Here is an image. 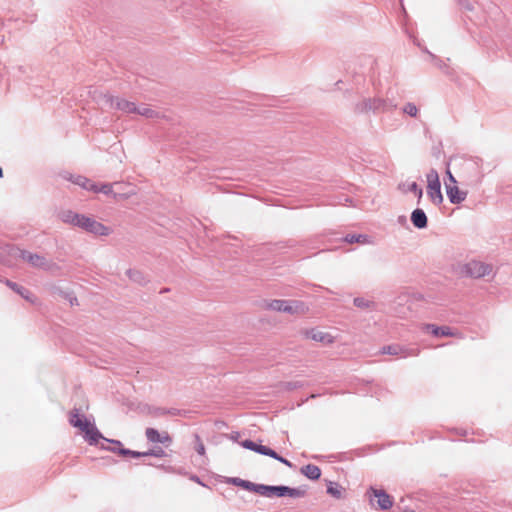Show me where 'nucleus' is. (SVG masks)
Masks as SVG:
<instances>
[{
	"label": "nucleus",
	"mask_w": 512,
	"mask_h": 512,
	"mask_svg": "<svg viewBox=\"0 0 512 512\" xmlns=\"http://www.w3.org/2000/svg\"><path fill=\"white\" fill-rule=\"evenodd\" d=\"M22 259L28 262L35 268H41L46 271H53L57 265L52 261L47 260L44 256L39 254L30 253L22 250L14 245L7 244L0 248V262L5 265H12L13 260Z\"/></svg>",
	"instance_id": "obj_1"
},
{
	"label": "nucleus",
	"mask_w": 512,
	"mask_h": 512,
	"mask_svg": "<svg viewBox=\"0 0 512 512\" xmlns=\"http://www.w3.org/2000/svg\"><path fill=\"white\" fill-rule=\"evenodd\" d=\"M60 218L64 223L79 227L96 236H108L111 233L109 227L96 221L94 218L75 213L71 210L63 211L60 214Z\"/></svg>",
	"instance_id": "obj_2"
},
{
	"label": "nucleus",
	"mask_w": 512,
	"mask_h": 512,
	"mask_svg": "<svg viewBox=\"0 0 512 512\" xmlns=\"http://www.w3.org/2000/svg\"><path fill=\"white\" fill-rule=\"evenodd\" d=\"M69 423L85 433L84 438L89 445H97L100 439L109 443L108 439L99 432L94 424L81 415L78 409H74L70 413Z\"/></svg>",
	"instance_id": "obj_3"
},
{
	"label": "nucleus",
	"mask_w": 512,
	"mask_h": 512,
	"mask_svg": "<svg viewBox=\"0 0 512 512\" xmlns=\"http://www.w3.org/2000/svg\"><path fill=\"white\" fill-rule=\"evenodd\" d=\"M397 104L388 98H382L379 96L363 98L355 105L356 113H368L374 114L386 113L396 109Z\"/></svg>",
	"instance_id": "obj_4"
},
{
	"label": "nucleus",
	"mask_w": 512,
	"mask_h": 512,
	"mask_svg": "<svg viewBox=\"0 0 512 512\" xmlns=\"http://www.w3.org/2000/svg\"><path fill=\"white\" fill-rule=\"evenodd\" d=\"M109 444L112 446H105L104 444H101V449L108 450L114 453L119 454L123 457H133V458H140V457H146V456H154L157 458H162L166 455L165 451L161 447H156L153 449H150L146 452H138L133 451L127 448L122 447V443L119 440H107Z\"/></svg>",
	"instance_id": "obj_5"
},
{
	"label": "nucleus",
	"mask_w": 512,
	"mask_h": 512,
	"mask_svg": "<svg viewBox=\"0 0 512 512\" xmlns=\"http://www.w3.org/2000/svg\"><path fill=\"white\" fill-rule=\"evenodd\" d=\"M94 98L99 105H106L111 109H116L126 114L135 113L136 111V104L134 102L114 97L107 93H100L98 96L95 95Z\"/></svg>",
	"instance_id": "obj_6"
},
{
	"label": "nucleus",
	"mask_w": 512,
	"mask_h": 512,
	"mask_svg": "<svg viewBox=\"0 0 512 512\" xmlns=\"http://www.w3.org/2000/svg\"><path fill=\"white\" fill-rule=\"evenodd\" d=\"M427 194L431 201L439 205L443 202V195L441 193V183L439 180L438 172L435 169H431L427 173Z\"/></svg>",
	"instance_id": "obj_7"
},
{
	"label": "nucleus",
	"mask_w": 512,
	"mask_h": 512,
	"mask_svg": "<svg viewBox=\"0 0 512 512\" xmlns=\"http://www.w3.org/2000/svg\"><path fill=\"white\" fill-rule=\"evenodd\" d=\"M462 273L473 278H481L492 273V266L477 260H471L463 265Z\"/></svg>",
	"instance_id": "obj_8"
},
{
	"label": "nucleus",
	"mask_w": 512,
	"mask_h": 512,
	"mask_svg": "<svg viewBox=\"0 0 512 512\" xmlns=\"http://www.w3.org/2000/svg\"><path fill=\"white\" fill-rule=\"evenodd\" d=\"M367 495L373 507H375L374 498L377 499V508L380 510H387L393 506V498L382 489L370 487Z\"/></svg>",
	"instance_id": "obj_9"
},
{
	"label": "nucleus",
	"mask_w": 512,
	"mask_h": 512,
	"mask_svg": "<svg viewBox=\"0 0 512 512\" xmlns=\"http://www.w3.org/2000/svg\"><path fill=\"white\" fill-rule=\"evenodd\" d=\"M381 353L406 358V357H410V356H417L419 354V349L406 348L399 344H392V345L384 346L381 349Z\"/></svg>",
	"instance_id": "obj_10"
},
{
	"label": "nucleus",
	"mask_w": 512,
	"mask_h": 512,
	"mask_svg": "<svg viewBox=\"0 0 512 512\" xmlns=\"http://www.w3.org/2000/svg\"><path fill=\"white\" fill-rule=\"evenodd\" d=\"M301 303L297 301L288 300H272L268 304V308L274 311L285 312L288 314H295L298 312Z\"/></svg>",
	"instance_id": "obj_11"
},
{
	"label": "nucleus",
	"mask_w": 512,
	"mask_h": 512,
	"mask_svg": "<svg viewBox=\"0 0 512 512\" xmlns=\"http://www.w3.org/2000/svg\"><path fill=\"white\" fill-rule=\"evenodd\" d=\"M304 495V491L298 488H291L288 486H270L269 497L277 496V497H285L289 496L292 498L302 497Z\"/></svg>",
	"instance_id": "obj_12"
},
{
	"label": "nucleus",
	"mask_w": 512,
	"mask_h": 512,
	"mask_svg": "<svg viewBox=\"0 0 512 512\" xmlns=\"http://www.w3.org/2000/svg\"><path fill=\"white\" fill-rule=\"evenodd\" d=\"M241 446L254 451L256 453H259L261 455L269 456V457H275V451L267 446L258 444L252 440L246 439L241 442Z\"/></svg>",
	"instance_id": "obj_13"
},
{
	"label": "nucleus",
	"mask_w": 512,
	"mask_h": 512,
	"mask_svg": "<svg viewBox=\"0 0 512 512\" xmlns=\"http://www.w3.org/2000/svg\"><path fill=\"white\" fill-rule=\"evenodd\" d=\"M446 192L452 204H460L467 197V192L460 190L456 185L446 184Z\"/></svg>",
	"instance_id": "obj_14"
},
{
	"label": "nucleus",
	"mask_w": 512,
	"mask_h": 512,
	"mask_svg": "<svg viewBox=\"0 0 512 512\" xmlns=\"http://www.w3.org/2000/svg\"><path fill=\"white\" fill-rule=\"evenodd\" d=\"M66 179L71 181L72 183L80 186L81 188H83L85 190L97 192V184H95L90 179H88L82 175L70 174L69 177H66Z\"/></svg>",
	"instance_id": "obj_15"
},
{
	"label": "nucleus",
	"mask_w": 512,
	"mask_h": 512,
	"mask_svg": "<svg viewBox=\"0 0 512 512\" xmlns=\"http://www.w3.org/2000/svg\"><path fill=\"white\" fill-rule=\"evenodd\" d=\"M145 434L148 441L152 443L166 444L171 442V438L167 432L159 433L154 428H147Z\"/></svg>",
	"instance_id": "obj_16"
},
{
	"label": "nucleus",
	"mask_w": 512,
	"mask_h": 512,
	"mask_svg": "<svg viewBox=\"0 0 512 512\" xmlns=\"http://www.w3.org/2000/svg\"><path fill=\"white\" fill-rule=\"evenodd\" d=\"M424 331L431 333L435 337L439 336H454L453 330L449 326H436L434 324H426L423 327Z\"/></svg>",
	"instance_id": "obj_17"
},
{
	"label": "nucleus",
	"mask_w": 512,
	"mask_h": 512,
	"mask_svg": "<svg viewBox=\"0 0 512 512\" xmlns=\"http://www.w3.org/2000/svg\"><path fill=\"white\" fill-rule=\"evenodd\" d=\"M411 222L418 229H424L427 227L428 219L425 212L417 208L411 213Z\"/></svg>",
	"instance_id": "obj_18"
},
{
	"label": "nucleus",
	"mask_w": 512,
	"mask_h": 512,
	"mask_svg": "<svg viewBox=\"0 0 512 512\" xmlns=\"http://www.w3.org/2000/svg\"><path fill=\"white\" fill-rule=\"evenodd\" d=\"M306 337L310 338L314 341L322 342V343H331L332 342V337L330 334L324 333V332H322L320 330H316V329H311L309 331H306Z\"/></svg>",
	"instance_id": "obj_19"
},
{
	"label": "nucleus",
	"mask_w": 512,
	"mask_h": 512,
	"mask_svg": "<svg viewBox=\"0 0 512 512\" xmlns=\"http://www.w3.org/2000/svg\"><path fill=\"white\" fill-rule=\"evenodd\" d=\"M301 473L311 480H318L321 476L320 468L313 464L303 466Z\"/></svg>",
	"instance_id": "obj_20"
},
{
	"label": "nucleus",
	"mask_w": 512,
	"mask_h": 512,
	"mask_svg": "<svg viewBox=\"0 0 512 512\" xmlns=\"http://www.w3.org/2000/svg\"><path fill=\"white\" fill-rule=\"evenodd\" d=\"M344 488L335 482H330L327 486V493L335 499H342L344 496Z\"/></svg>",
	"instance_id": "obj_21"
},
{
	"label": "nucleus",
	"mask_w": 512,
	"mask_h": 512,
	"mask_svg": "<svg viewBox=\"0 0 512 512\" xmlns=\"http://www.w3.org/2000/svg\"><path fill=\"white\" fill-rule=\"evenodd\" d=\"M4 282L10 289L21 295L23 298L30 300L31 293L28 289L10 280H5Z\"/></svg>",
	"instance_id": "obj_22"
},
{
	"label": "nucleus",
	"mask_w": 512,
	"mask_h": 512,
	"mask_svg": "<svg viewBox=\"0 0 512 512\" xmlns=\"http://www.w3.org/2000/svg\"><path fill=\"white\" fill-rule=\"evenodd\" d=\"M136 114H139L141 116H145L147 118H159L160 112L148 107V106H136Z\"/></svg>",
	"instance_id": "obj_23"
},
{
	"label": "nucleus",
	"mask_w": 512,
	"mask_h": 512,
	"mask_svg": "<svg viewBox=\"0 0 512 512\" xmlns=\"http://www.w3.org/2000/svg\"><path fill=\"white\" fill-rule=\"evenodd\" d=\"M354 305L360 309H375V302L364 297H356L353 301Z\"/></svg>",
	"instance_id": "obj_24"
},
{
	"label": "nucleus",
	"mask_w": 512,
	"mask_h": 512,
	"mask_svg": "<svg viewBox=\"0 0 512 512\" xmlns=\"http://www.w3.org/2000/svg\"><path fill=\"white\" fill-rule=\"evenodd\" d=\"M344 240L347 242V243H367L368 242V236L367 235H364V234H347L344 238Z\"/></svg>",
	"instance_id": "obj_25"
},
{
	"label": "nucleus",
	"mask_w": 512,
	"mask_h": 512,
	"mask_svg": "<svg viewBox=\"0 0 512 512\" xmlns=\"http://www.w3.org/2000/svg\"><path fill=\"white\" fill-rule=\"evenodd\" d=\"M251 492H255L261 496L269 497L270 485L256 484L252 482Z\"/></svg>",
	"instance_id": "obj_26"
},
{
	"label": "nucleus",
	"mask_w": 512,
	"mask_h": 512,
	"mask_svg": "<svg viewBox=\"0 0 512 512\" xmlns=\"http://www.w3.org/2000/svg\"><path fill=\"white\" fill-rule=\"evenodd\" d=\"M127 276L129 277L130 280L136 283L143 284L145 282L144 275L138 270L129 269L127 271Z\"/></svg>",
	"instance_id": "obj_27"
},
{
	"label": "nucleus",
	"mask_w": 512,
	"mask_h": 512,
	"mask_svg": "<svg viewBox=\"0 0 512 512\" xmlns=\"http://www.w3.org/2000/svg\"><path fill=\"white\" fill-rule=\"evenodd\" d=\"M233 485H236V486H239V487H242L243 489L247 490V491H250L251 490V487H252V482L248 481V480H243L241 478H231L229 480Z\"/></svg>",
	"instance_id": "obj_28"
},
{
	"label": "nucleus",
	"mask_w": 512,
	"mask_h": 512,
	"mask_svg": "<svg viewBox=\"0 0 512 512\" xmlns=\"http://www.w3.org/2000/svg\"><path fill=\"white\" fill-rule=\"evenodd\" d=\"M403 112L411 117H416L418 114V108L414 103H407L403 107Z\"/></svg>",
	"instance_id": "obj_29"
},
{
	"label": "nucleus",
	"mask_w": 512,
	"mask_h": 512,
	"mask_svg": "<svg viewBox=\"0 0 512 512\" xmlns=\"http://www.w3.org/2000/svg\"><path fill=\"white\" fill-rule=\"evenodd\" d=\"M407 191L413 192L418 196V199H421L423 195L422 189L418 186L416 182H411L407 186Z\"/></svg>",
	"instance_id": "obj_30"
},
{
	"label": "nucleus",
	"mask_w": 512,
	"mask_h": 512,
	"mask_svg": "<svg viewBox=\"0 0 512 512\" xmlns=\"http://www.w3.org/2000/svg\"><path fill=\"white\" fill-rule=\"evenodd\" d=\"M103 193L105 195H110L112 194L113 190H112V185L111 184H102V185H97V192L96 193Z\"/></svg>",
	"instance_id": "obj_31"
},
{
	"label": "nucleus",
	"mask_w": 512,
	"mask_h": 512,
	"mask_svg": "<svg viewBox=\"0 0 512 512\" xmlns=\"http://www.w3.org/2000/svg\"><path fill=\"white\" fill-rule=\"evenodd\" d=\"M166 413H170V411H167L166 409L159 408V407L149 408V414H151L153 416H162V415H165Z\"/></svg>",
	"instance_id": "obj_32"
},
{
	"label": "nucleus",
	"mask_w": 512,
	"mask_h": 512,
	"mask_svg": "<svg viewBox=\"0 0 512 512\" xmlns=\"http://www.w3.org/2000/svg\"><path fill=\"white\" fill-rule=\"evenodd\" d=\"M196 440H197V444L195 446V449L197 451L198 454L200 455H204L205 453V446L204 444L202 443V441L200 440L199 436L196 435Z\"/></svg>",
	"instance_id": "obj_33"
},
{
	"label": "nucleus",
	"mask_w": 512,
	"mask_h": 512,
	"mask_svg": "<svg viewBox=\"0 0 512 512\" xmlns=\"http://www.w3.org/2000/svg\"><path fill=\"white\" fill-rule=\"evenodd\" d=\"M273 458L278 460L279 462L287 465L288 467H292L291 462L288 461L287 459L283 458L282 456H280L276 451H275V457H273Z\"/></svg>",
	"instance_id": "obj_34"
},
{
	"label": "nucleus",
	"mask_w": 512,
	"mask_h": 512,
	"mask_svg": "<svg viewBox=\"0 0 512 512\" xmlns=\"http://www.w3.org/2000/svg\"><path fill=\"white\" fill-rule=\"evenodd\" d=\"M447 176H448V179L450 181V184L451 185H456L457 181H456L455 177L452 175V173L449 170L447 171Z\"/></svg>",
	"instance_id": "obj_35"
},
{
	"label": "nucleus",
	"mask_w": 512,
	"mask_h": 512,
	"mask_svg": "<svg viewBox=\"0 0 512 512\" xmlns=\"http://www.w3.org/2000/svg\"><path fill=\"white\" fill-rule=\"evenodd\" d=\"M430 56H431L434 60H436V62H437L436 64H437L440 68H442V67H443V66H442V61H441V60L437 59V58H436V56H435V55H433V54H430Z\"/></svg>",
	"instance_id": "obj_36"
},
{
	"label": "nucleus",
	"mask_w": 512,
	"mask_h": 512,
	"mask_svg": "<svg viewBox=\"0 0 512 512\" xmlns=\"http://www.w3.org/2000/svg\"><path fill=\"white\" fill-rule=\"evenodd\" d=\"M464 7H465L467 10H473V7H472V6H470L469 4L465 5Z\"/></svg>",
	"instance_id": "obj_37"
},
{
	"label": "nucleus",
	"mask_w": 512,
	"mask_h": 512,
	"mask_svg": "<svg viewBox=\"0 0 512 512\" xmlns=\"http://www.w3.org/2000/svg\"><path fill=\"white\" fill-rule=\"evenodd\" d=\"M399 221H400V222L405 221V217H404V216L399 217Z\"/></svg>",
	"instance_id": "obj_38"
},
{
	"label": "nucleus",
	"mask_w": 512,
	"mask_h": 512,
	"mask_svg": "<svg viewBox=\"0 0 512 512\" xmlns=\"http://www.w3.org/2000/svg\"><path fill=\"white\" fill-rule=\"evenodd\" d=\"M194 479H195V482H198L199 484H202V482L199 480L198 477H195Z\"/></svg>",
	"instance_id": "obj_39"
},
{
	"label": "nucleus",
	"mask_w": 512,
	"mask_h": 512,
	"mask_svg": "<svg viewBox=\"0 0 512 512\" xmlns=\"http://www.w3.org/2000/svg\"><path fill=\"white\" fill-rule=\"evenodd\" d=\"M2 176H3V170H2V168L0 167V177H2Z\"/></svg>",
	"instance_id": "obj_40"
},
{
	"label": "nucleus",
	"mask_w": 512,
	"mask_h": 512,
	"mask_svg": "<svg viewBox=\"0 0 512 512\" xmlns=\"http://www.w3.org/2000/svg\"><path fill=\"white\" fill-rule=\"evenodd\" d=\"M403 511H404V512H415V511H413V510H407V509H404Z\"/></svg>",
	"instance_id": "obj_41"
},
{
	"label": "nucleus",
	"mask_w": 512,
	"mask_h": 512,
	"mask_svg": "<svg viewBox=\"0 0 512 512\" xmlns=\"http://www.w3.org/2000/svg\"><path fill=\"white\" fill-rule=\"evenodd\" d=\"M350 201L351 200L348 197L345 198V202H350Z\"/></svg>",
	"instance_id": "obj_42"
}]
</instances>
